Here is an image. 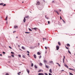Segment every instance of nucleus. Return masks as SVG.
<instances>
[{
    "label": "nucleus",
    "mask_w": 75,
    "mask_h": 75,
    "mask_svg": "<svg viewBox=\"0 0 75 75\" xmlns=\"http://www.w3.org/2000/svg\"><path fill=\"white\" fill-rule=\"evenodd\" d=\"M0 56H2V54H0Z\"/></svg>",
    "instance_id": "nucleus-53"
},
{
    "label": "nucleus",
    "mask_w": 75,
    "mask_h": 75,
    "mask_svg": "<svg viewBox=\"0 0 75 75\" xmlns=\"http://www.w3.org/2000/svg\"><path fill=\"white\" fill-rule=\"evenodd\" d=\"M11 56H12V57H14V55H13V54L11 55Z\"/></svg>",
    "instance_id": "nucleus-42"
},
{
    "label": "nucleus",
    "mask_w": 75,
    "mask_h": 75,
    "mask_svg": "<svg viewBox=\"0 0 75 75\" xmlns=\"http://www.w3.org/2000/svg\"><path fill=\"white\" fill-rule=\"evenodd\" d=\"M11 53L12 54H14V53L13 52H11Z\"/></svg>",
    "instance_id": "nucleus-37"
},
{
    "label": "nucleus",
    "mask_w": 75,
    "mask_h": 75,
    "mask_svg": "<svg viewBox=\"0 0 75 75\" xmlns=\"http://www.w3.org/2000/svg\"><path fill=\"white\" fill-rule=\"evenodd\" d=\"M16 38H18V37H16Z\"/></svg>",
    "instance_id": "nucleus-63"
},
{
    "label": "nucleus",
    "mask_w": 75,
    "mask_h": 75,
    "mask_svg": "<svg viewBox=\"0 0 75 75\" xmlns=\"http://www.w3.org/2000/svg\"><path fill=\"white\" fill-rule=\"evenodd\" d=\"M22 49H23V50H25V48H24V47L23 46L22 47Z\"/></svg>",
    "instance_id": "nucleus-25"
},
{
    "label": "nucleus",
    "mask_w": 75,
    "mask_h": 75,
    "mask_svg": "<svg viewBox=\"0 0 75 75\" xmlns=\"http://www.w3.org/2000/svg\"><path fill=\"white\" fill-rule=\"evenodd\" d=\"M67 47H70V45H69V44H67Z\"/></svg>",
    "instance_id": "nucleus-14"
},
{
    "label": "nucleus",
    "mask_w": 75,
    "mask_h": 75,
    "mask_svg": "<svg viewBox=\"0 0 75 75\" xmlns=\"http://www.w3.org/2000/svg\"><path fill=\"white\" fill-rule=\"evenodd\" d=\"M38 75H44V74L40 73L38 74Z\"/></svg>",
    "instance_id": "nucleus-10"
},
{
    "label": "nucleus",
    "mask_w": 75,
    "mask_h": 75,
    "mask_svg": "<svg viewBox=\"0 0 75 75\" xmlns=\"http://www.w3.org/2000/svg\"><path fill=\"white\" fill-rule=\"evenodd\" d=\"M48 24H50V21H48Z\"/></svg>",
    "instance_id": "nucleus-41"
},
{
    "label": "nucleus",
    "mask_w": 75,
    "mask_h": 75,
    "mask_svg": "<svg viewBox=\"0 0 75 75\" xmlns=\"http://www.w3.org/2000/svg\"><path fill=\"white\" fill-rule=\"evenodd\" d=\"M43 40H45V38H43Z\"/></svg>",
    "instance_id": "nucleus-56"
},
{
    "label": "nucleus",
    "mask_w": 75,
    "mask_h": 75,
    "mask_svg": "<svg viewBox=\"0 0 75 75\" xmlns=\"http://www.w3.org/2000/svg\"><path fill=\"white\" fill-rule=\"evenodd\" d=\"M49 71L50 73H52V69H50L49 70Z\"/></svg>",
    "instance_id": "nucleus-13"
},
{
    "label": "nucleus",
    "mask_w": 75,
    "mask_h": 75,
    "mask_svg": "<svg viewBox=\"0 0 75 75\" xmlns=\"http://www.w3.org/2000/svg\"><path fill=\"white\" fill-rule=\"evenodd\" d=\"M60 20H62V18L61 17V16H60Z\"/></svg>",
    "instance_id": "nucleus-50"
},
{
    "label": "nucleus",
    "mask_w": 75,
    "mask_h": 75,
    "mask_svg": "<svg viewBox=\"0 0 75 75\" xmlns=\"http://www.w3.org/2000/svg\"><path fill=\"white\" fill-rule=\"evenodd\" d=\"M65 47H66V49H67V50H69V48H68V47H67L66 46H65Z\"/></svg>",
    "instance_id": "nucleus-29"
},
{
    "label": "nucleus",
    "mask_w": 75,
    "mask_h": 75,
    "mask_svg": "<svg viewBox=\"0 0 75 75\" xmlns=\"http://www.w3.org/2000/svg\"><path fill=\"white\" fill-rule=\"evenodd\" d=\"M46 68H49V66H48L47 65H45Z\"/></svg>",
    "instance_id": "nucleus-18"
},
{
    "label": "nucleus",
    "mask_w": 75,
    "mask_h": 75,
    "mask_svg": "<svg viewBox=\"0 0 75 75\" xmlns=\"http://www.w3.org/2000/svg\"><path fill=\"white\" fill-rule=\"evenodd\" d=\"M41 58V56H39V58H40H40Z\"/></svg>",
    "instance_id": "nucleus-45"
},
{
    "label": "nucleus",
    "mask_w": 75,
    "mask_h": 75,
    "mask_svg": "<svg viewBox=\"0 0 75 75\" xmlns=\"http://www.w3.org/2000/svg\"><path fill=\"white\" fill-rule=\"evenodd\" d=\"M35 68H38L37 66L36 65H35Z\"/></svg>",
    "instance_id": "nucleus-27"
},
{
    "label": "nucleus",
    "mask_w": 75,
    "mask_h": 75,
    "mask_svg": "<svg viewBox=\"0 0 75 75\" xmlns=\"http://www.w3.org/2000/svg\"><path fill=\"white\" fill-rule=\"evenodd\" d=\"M29 31H32V30H31V29L30 28H29Z\"/></svg>",
    "instance_id": "nucleus-33"
},
{
    "label": "nucleus",
    "mask_w": 75,
    "mask_h": 75,
    "mask_svg": "<svg viewBox=\"0 0 75 75\" xmlns=\"http://www.w3.org/2000/svg\"><path fill=\"white\" fill-rule=\"evenodd\" d=\"M64 71V70H62V71Z\"/></svg>",
    "instance_id": "nucleus-57"
},
{
    "label": "nucleus",
    "mask_w": 75,
    "mask_h": 75,
    "mask_svg": "<svg viewBox=\"0 0 75 75\" xmlns=\"http://www.w3.org/2000/svg\"><path fill=\"white\" fill-rule=\"evenodd\" d=\"M45 49H46V50H47V47H45Z\"/></svg>",
    "instance_id": "nucleus-49"
},
{
    "label": "nucleus",
    "mask_w": 75,
    "mask_h": 75,
    "mask_svg": "<svg viewBox=\"0 0 75 75\" xmlns=\"http://www.w3.org/2000/svg\"><path fill=\"white\" fill-rule=\"evenodd\" d=\"M25 33L26 34H30V32H25Z\"/></svg>",
    "instance_id": "nucleus-20"
},
{
    "label": "nucleus",
    "mask_w": 75,
    "mask_h": 75,
    "mask_svg": "<svg viewBox=\"0 0 75 75\" xmlns=\"http://www.w3.org/2000/svg\"><path fill=\"white\" fill-rule=\"evenodd\" d=\"M8 23V22H6V24H7Z\"/></svg>",
    "instance_id": "nucleus-55"
},
{
    "label": "nucleus",
    "mask_w": 75,
    "mask_h": 75,
    "mask_svg": "<svg viewBox=\"0 0 75 75\" xmlns=\"http://www.w3.org/2000/svg\"><path fill=\"white\" fill-rule=\"evenodd\" d=\"M45 17H47V16L46 15V16H45Z\"/></svg>",
    "instance_id": "nucleus-60"
},
{
    "label": "nucleus",
    "mask_w": 75,
    "mask_h": 75,
    "mask_svg": "<svg viewBox=\"0 0 75 75\" xmlns=\"http://www.w3.org/2000/svg\"><path fill=\"white\" fill-rule=\"evenodd\" d=\"M62 21H63L64 23H65V21H64V20L62 19Z\"/></svg>",
    "instance_id": "nucleus-40"
},
{
    "label": "nucleus",
    "mask_w": 75,
    "mask_h": 75,
    "mask_svg": "<svg viewBox=\"0 0 75 75\" xmlns=\"http://www.w3.org/2000/svg\"><path fill=\"white\" fill-rule=\"evenodd\" d=\"M27 55H29V54H27Z\"/></svg>",
    "instance_id": "nucleus-58"
},
{
    "label": "nucleus",
    "mask_w": 75,
    "mask_h": 75,
    "mask_svg": "<svg viewBox=\"0 0 75 75\" xmlns=\"http://www.w3.org/2000/svg\"><path fill=\"white\" fill-rule=\"evenodd\" d=\"M13 33H14V31L13 32Z\"/></svg>",
    "instance_id": "nucleus-62"
},
{
    "label": "nucleus",
    "mask_w": 75,
    "mask_h": 75,
    "mask_svg": "<svg viewBox=\"0 0 75 75\" xmlns=\"http://www.w3.org/2000/svg\"><path fill=\"white\" fill-rule=\"evenodd\" d=\"M45 75H48V74H47V73H45Z\"/></svg>",
    "instance_id": "nucleus-48"
},
{
    "label": "nucleus",
    "mask_w": 75,
    "mask_h": 75,
    "mask_svg": "<svg viewBox=\"0 0 75 75\" xmlns=\"http://www.w3.org/2000/svg\"><path fill=\"white\" fill-rule=\"evenodd\" d=\"M74 72H75V71H74Z\"/></svg>",
    "instance_id": "nucleus-64"
},
{
    "label": "nucleus",
    "mask_w": 75,
    "mask_h": 75,
    "mask_svg": "<svg viewBox=\"0 0 75 75\" xmlns=\"http://www.w3.org/2000/svg\"><path fill=\"white\" fill-rule=\"evenodd\" d=\"M40 65V66H42V64L41 63H40L39 64Z\"/></svg>",
    "instance_id": "nucleus-24"
},
{
    "label": "nucleus",
    "mask_w": 75,
    "mask_h": 75,
    "mask_svg": "<svg viewBox=\"0 0 75 75\" xmlns=\"http://www.w3.org/2000/svg\"><path fill=\"white\" fill-rule=\"evenodd\" d=\"M41 70H39L38 71V72H41Z\"/></svg>",
    "instance_id": "nucleus-39"
},
{
    "label": "nucleus",
    "mask_w": 75,
    "mask_h": 75,
    "mask_svg": "<svg viewBox=\"0 0 75 75\" xmlns=\"http://www.w3.org/2000/svg\"><path fill=\"white\" fill-rule=\"evenodd\" d=\"M69 75H74L73 74H72V73L71 72H69Z\"/></svg>",
    "instance_id": "nucleus-21"
},
{
    "label": "nucleus",
    "mask_w": 75,
    "mask_h": 75,
    "mask_svg": "<svg viewBox=\"0 0 75 75\" xmlns=\"http://www.w3.org/2000/svg\"><path fill=\"white\" fill-rule=\"evenodd\" d=\"M68 52L69 53V54H71V52L70 51H69V50H68Z\"/></svg>",
    "instance_id": "nucleus-26"
},
{
    "label": "nucleus",
    "mask_w": 75,
    "mask_h": 75,
    "mask_svg": "<svg viewBox=\"0 0 75 75\" xmlns=\"http://www.w3.org/2000/svg\"><path fill=\"white\" fill-rule=\"evenodd\" d=\"M24 3V2H22V3Z\"/></svg>",
    "instance_id": "nucleus-61"
},
{
    "label": "nucleus",
    "mask_w": 75,
    "mask_h": 75,
    "mask_svg": "<svg viewBox=\"0 0 75 75\" xmlns=\"http://www.w3.org/2000/svg\"><path fill=\"white\" fill-rule=\"evenodd\" d=\"M65 57L64 56V58L63 59V60H64V59H65Z\"/></svg>",
    "instance_id": "nucleus-44"
},
{
    "label": "nucleus",
    "mask_w": 75,
    "mask_h": 75,
    "mask_svg": "<svg viewBox=\"0 0 75 75\" xmlns=\"http://www.w3.org/2000/svg\"><path fill=\"white\" fill-rule=\"evenodd\" d=\"M63 62L64 63V60L63 59Z\"/></svg>",
    "instance_id": "nucleus-54"
},
{
    "label": "nucleus",
    "mask_w": 75,
    "mask_h": 75,
    "mask_svg": "<svg viewBox=\"0 0 75 75\" xmlns=\"http://www.w3.org/2000/svg\"><path fill=\"white\" fill-rule=\"evenodd\" d=\"M7 17H8V16H6V18L5 19L6 20H7Z\"/></svg>",
    "instance_id": "nucleus-36"
},
{
    "label": "nucleus",
    "mask_w": 75,
    "mask_h": 75,
    "mask_svg": "<svg viewBox=\"0 0 75 75\" xmlns=\"http://www.w3.org/2000/svg\"><path fill=\"white\" fill-rule=\"evenodd\" d=\"M58 44L59 45V46L61 45V44H60V42H58Z\"/></svg>",
    "instance_id": "nucleus-15"
},
{
    "label": "nucleus",
    "mask_w": 75,
    "mask_h": 75,
    "mask_svg": "<svg viewBox=\"0 0 75 75\" xmlns=\"http://www.w3.org/2000/svg\"><path fill=\"white\" fill-rule=\"evenodd\" d=\"M59 49V46H56V50H58Z\"/></svg>",
    "instance_id": "nucleus-1"
},
{
    "label": "nucleus",
    "mask_w": 75,
    "mask_h": 75,
    "mask_svg": "<svg viewBox=\"0 0 75 75\" xmlns=\"http://www.w3.org/2000/svg\"><path fill=\"white\" fill-rule=\"evenodd\" d=\"M25 20H26L25 18H24L23 20L24 23H25Z\"/></svg>",
    "instance_id": "nucleus-8"
},
{
    "label": "nucleus",
    "mask_w": 75,
    "mask_h": 75,
    "mask_svg": "<svg viewBox=\"0 0 75 75\" xmlns=\"http://www.w3.org/2000/svg\"><path fill=\"white\" fill-rule=\"evenodd\" d=\"M23 57L24 58H25V56L24 55H23Z\"/></svg>",
    "instance_id": "nucleus-19"
},
{
    "label": "nucleus",
    "mask_w": 75,
    "mask_h": 75,
    "mask_svg": "<svg viewBox=\"0 0 75 75\" xmlns=\"http://www.w3.org/2000/svg\"><path fill=\"white\" fill-rule=\"evenodd\" d=\"M32 29H33V30H35V31H37V28H33Z\"/></svg>",
    "instance_id": "nucleus-12"
},
{
    "label": "nucleus",
    "mask_w": 75,
    "mask_h": 75,
    "mask_svg": "<svg viewBox=\"0 0 75 75\" xmlns=\"http://www.w3.org/2000/svg\"><path fill=\"white\" fill-rule=\"evenodd\" d=\"M14 28H18V26L16 25H15L14 26Z\"/></svg>",
    "instance_id": "nucleus-5"
},
{
    "label": "nucleus",
    "mask_w": 75,
    "mask_h": 75,
    "mask_svg": "<svg viewBox=\"0 0 75 75\" xmlns=\"http://www.w3.org/2000/svg\"><path fill=\"white\" fill-rule=\"evenodd\" d=\"M33 56L35 58H37V56H36V55L35 54H34L33 55Z\"/></svg>",
    "instance_id": "nucleus-9"
},
{
    "label": "nucleus",
    "mask_w": 75,
    "mask_h": 75,
    "mask_svg": "<svg viewBox=\"0 0 75 75\" xmlns=\"http://www.w3.org/2000/svg\"><path fill=\"white\" fill-rule=\"evenodd\" d=\"M55 12L57 13V14H58V15H59V13H58V11H55Z\"/></svg>",
    "instance_id": "nucleus-7"
},
{
    "label": "nucleus",
    "mask_w": 75,
    "mask_h": 75,
    "mask_svg": "<svg viewBox=\"0 0 75 75\" xmlns=\"http://www.w3.org/2000/svg\"><path fill=\"white\" fill-rule=\"evenodd\" d=\"M21 72H18V75H20V74H21Z\"/></svg>",
    "instance_id": "nucleus-28"
},
{
    "label": "nucleus",
    "mask_w": 75,
    "mask_h": 75,
    "mask_svg": "<svg viewBox=\"0 0 75 75\" xmlns=\"http://www.w3.org/2000/svg\"><path fill=\"white\" fill-rule=\"evenodd\" d=\"M8 47L9 48H10V49H12V48L11 47H10V46H9Z\"/></svg>",
    "instance_id": "nucleus-35"
},
{
    "label": "nucleus",
    "mask_w": 75,
    "mask_h": 75,
    "mask_svg": "<svg viewBox=\"0 0 75 75\" xmlns=\"http://www.w3.org/2000/svg\"><path fill=\"white\" fill-rule=\"evenodd\" d=\"M44 62H45V63H47V61L46 60H44Z\"/></svg>",
    "instance_id": "nucleus-22"
},
{
    "label": "nucleus",
    "mask_w": 75,
    "mask_h": 75,
    "mask_svg": "<svg viewBox=\"0 0 75 75\" xmlns=\"http://www.w3.org/2000/svg\"><path fill=\"white\" fill-rule=\"evenodd\" d=\"M50 63H51V64H54V62H53V61H50L49 62Z\"/></svg>",
    "instance_id": "nucleus-11"
},
{
    "label": "nucleus",
    "mask_w": 75,
    "mask_h": 75,
    "mask_svg": "<svg viewBox=\"0 0 75 75\" xmlns=\"http://www.w3.org/2000/svg\"><path fill=\"white\" fill-rule=\"evenodd\" d=\"M27 52L28 53H30V52H29V51H27Z\"/></svg>",
    "instance_id": "nucleus-51"
},
{
    "label": "nucleus",
    "mask_w": 75,
    "mask_h": 75,
    "mask_svg": "<svg viewBox=\"0 0 75 75\" xmlns=\"http://www.w3.org/2000/svg\"><path fill=\"white\" fill-rule=\"evenodd\" d=\"M3 53L4 54H6V52H3Z\"/></svg>",
    "instance_id": "nucleus-46"
},
{
    "label": "nucleus",
    "mask_w": 75,
    "mask_h": 75,
    "mask_svg": "<svg viewBox=\"0 0 75 75\" xmlns=\"http://www.w3.org/2000/svg\"><path fill=\"white\" fill-rule=\"evenodd\" d=\"M64 66L65 67H66V68H68V66L67 65V64H64Z\"/></svg>",
    "instance_id": "nucleus-4"
},
{
    "label": "nucleus",
    "mask_w": 75,
    "mask_h": 75,
    "mask_svg": "<svg viewBox=\"0 0 75 75\" xmlns=\"http://www.w3.org/2000/svg\"><path fill=\"white\" fill-rule=\"evenodd\" d=\"M6 6V4H4V5H3V7L4 6Z\"/></svg>",
    "instance_id": "nucleus-38"
},
{
    "label": "nucleus",
    "mask_w": 75,
    "mask_h": 75,
    "mask_svg": "<svg viewBox=\"0 0 75 75\" xmlns=\"http://www.w3.org/2000/svg\"><path fill=\"white\" fill-rule=\"evenodd\" d=\"M26 71L28 73V74H29L30 73V70H29L28 69H26Z\"/></svg>",
    "instance_id": "nucleus-3"
},
{
    "label": "nucleus",
    "mask_w": 75,
    "mask_h": 75,
    "mask_svg": "<svg viewBox=\"0 0 75 75\" xmlns=\"http://www.w3.org/2000/svg\"><path fill=\"white\" fill-rule=\"evenodd\" d=\"M56 64H58V65H59V67H61V65H60V64H59V63H56Z\"/></svg>",
    "instance_id": "nucleus-16"
},
{
    "label": "nucleus",
    "mask_w": 75,
    "mask_h": 75,
    "mask_svg": "<svg viewBox=\"0 0 75 75\" xmlns=\"http://www.w3.org/2000/svg\"><path fill=\"white\" fill-rule=\"evenodd\" d=\"M8 58H11V56H9L8 57Z\"/></svg>",
    "instance_id": "nucleus-52"
},
{
    "label": "nucleus",
    "mask_w": 75,
    "mask_h": 75,
    "mask_svg": "<svg viewBox=\"0 0 75 75\" xmlns=\"http://www.w3.org/2000/svg\"><path fill=\"white\" fill-rule=\"evenodd\" d=\"M40 1H38L36 4V5H40Z\"/></svg>",
    "instance_id": "nucleus-2"
},
{
    "label": "nucleus",
    "mask_w": 75,
    "mask_h": 75,
    "mask_svg": "<svg viewBox=\"0 0 75 75\" xmlns=\"http://www.w3.org/2000/svg\"><path fill=\"white\" fill-rule=\"evenodd\" d=\"M49 75H52V74H51V73H49Z\"/></svg>",
    "instance_id": "nucleus-47"
},
{
    "label": "nucleus",
    "mask_w": 75,
    "mask_h": 75,
    "mask_svg": "<svg viewBox=\"0 0 75 75\" xmlns=\"http://www.w3.org/2000/svg\"><path fill=\"white\" fill-rule=\"evenodd\" d=\"M18 56L19 58H21V55L20 54H18Z\"/></svg>",
    "instance_id": "nucleus-34"
},
{
    "label": "nucleus",
    "mask_w": 75,
    "mask_h": 75,
    "mask_svg": "<svg viewBox=\"0 0 75 75\" xmlns=\"http://www.w3.org/2000/svg\"><path fill=\"white\" fill-rule=\"evenodd\" d=\"M5 75H9V74H8V73H6Z\"/></svg>",
    "instance_id": "nucleus-32"
},
{
    "label": "nucleus",
    "mask_w": 75,
    "mask_h": 75,
    "mask_svg": "<svg viewBox=\"0 0 75 75\" xmlns=\"http://www.w3.org/2000/svg\"><path fill=\"white\" fill-rule=\"evenodd\" d=\"M31 67H33L34 66V64H33V63H32L31 65Z\"/></svg>",
    "instance_id": "nucleus-31"
},
{
    "label": "nucleus",
    "mask_w": 75,
    "mask_h": 75,
    "mask_svg": "<svg viewBox=\"0 0 75 75\" xmlns=\"http://www.w3.org/2000/svg\"><path fill=\"white\" fill-rule=\"evenodd\" d=\"M69 69L70 70H71L72 71H75V69L71 68H69Z\"/></svg>",
    "instance_id": "nucleus-6"
},
{
    "label": "nucleus",
    "mask_w": 75,
    "mask_h": 75,
    "mask_svg": "<svg viewBox=\"0 0 75 75\" xmlns=\"http://www.w3.org/2000/svg\"><path fill=\"white\" fill-rule=\"evenodd\" d=\"M60 11H61V10H60Z\"/></svg>",
    "instance_id": "nucleus-59"
},
{
    "label": "nucleus",
    "mask_w": 75,
    "mask_h": 75,
    "mask_svg": "<svg viewBox=\"0 0 75 75\" xmlns=\"http://www.w3.org/2000/svg\"><path fill=\"white\" fill-rule=\"evenodd\" d=\"M29 16H26L25 17V18H28V17Z\"/></svg>",
    "instance_id": "nucleus-30"
},
{
    "label": "nucleus",
    "mask_w": 75,
    "mask_h": 75,
    "mask_svg": "<svg viewBox=\"0 0 75 75\" xmlns=\"http://www.w3.org/2000/svg\"><path fill=\"white\" fill-rule=\"evenodd\" d=\"M54 1H52V3H54Z\"/></svg>",
    "instance_id": "nucleus-43"
},
{
    "label": "nucleus",
    "mask_w": 75,
    "mask_h": 75,
    "mask_svg": "<svg viewBox=\"0 0 75 75\" xmlns=\"http://www.w3.org/2000/svg\"><path fill=\"white\" fill-rule=\"evenodd\" d=\"M3 4H4V3H2L1 4H0V5H1V6H3Z\"/></svg>",
    "instance_id": "nucleus-23"
},
{
    "label": "nucleus",
    "mask_w": 75,
    "mask_h": 75,
    "mask_svg": "<svg viewBox=\"0 0 75 75\" xmlns=\"http://www.w3.org/2000/svg\"><path fill=\"white\" fill-rule=\"evenodd\" d=\"M37 54L38 55H40L41 54V53L40 52H38Z\"/></svg>",
    "instance_id": "nucleus-17"
}]
</instances>
